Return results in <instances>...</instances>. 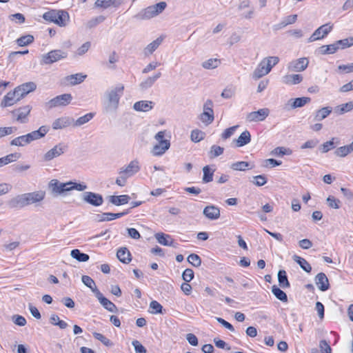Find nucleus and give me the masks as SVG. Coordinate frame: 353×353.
Listing matches in <instances>:
<instances>
[{
  "mask_svg": "<svg viewBox=\"0 0 353 353\" xmlns=\"http://www.w3.org/2000/svg\"><path fill=\"white\" fill-rule=\"evenodd\" d=\"M49 127L47 125L41 126L37 130L32 131L27 134L17 137L13 139L10 144V145L23 147L32 141L38 140L41 138L45 137V135L48 132Z\"/></svg>",
  "mask_w": 353,
  "mask_h": 353,
  "instance_id": "obj_1",
  "label": "nucleus"
},
{
  "mask_svg": "<svg viewBox=\"0 0 353 353\" xmlns=\"http://www.w3.org/2000/svg\"><path fill=\"white\" fill-rule=\"evenodd\" d=\"M123 89V85H119L105 93L103 105L106 112H113L117 109Z\"/></svg>",
  "mask_w": 353,
  "mask_h": 353,
  "instance_id": "obj_2",
  "label": "nucleus"
},
{
  "mask_svg": "<svg viewBox=\"0 0 353 353\" xmlns=\"http://www.w3.org/2000/svg\"><path fill=\"white\" fill-rule=\"evenodd\" d=\"M279 61L278 57H268L263 59L252 73V78L257 80L268 74Z\"/></svg>",
  "mask_w": 353,
  "mask_h": 353,
  "instance_id": "obj_3",
  "label": "nucleus"
},
{
  "mask_svg": "<svg viewBox=\"0 0 353 353\" xmlns=\"http://www.w3.org/2000/svg\"><path fill=\"white\" fill-rule=\"evenodd\" d=\"M165 134V131H159L154 136L157 143L153 146L152 150L154 156H161L170 148V142L164 139Z\"/></svg>",
  "mask_w": 353,
  "mask_h": 353,
  "instance_id": "obj_4",
  "label": "nucleus"
},
{
  "mask_svg": "<svg viewBox=\"0 0 353 353\" xmlns=\"http://www.w3.org/2000/svg\"><path fill=\"white\" fill-rule=\"evenodd\" d=\"M72 100V96L71 94H63L50 99L46 103V106L48 109L60 106H66L71 103Z\"/></svg>",
  "mask_w": 353,
  "mask_h": 353,
  "instance_id": "obj_5",
  "label": "nucleus"
},
{
  "mask_svg": "<svg viewBox=\"0 0 353 353\" xmlns=\"http://www.w3.org/2000/svg\"><path fill=\"white\" fill-rule=\"evenodd\" d=\"M68 57V53L61 50H54L50 51L48 53L43 55L41 63L43 64H52L59 60L65 59Z\"/></svg>",
  "mask_w": 353,
  "mask_h": 353,
  "instance_id": "obj_6",
  "label": "nucleus"
},
{
  "mask_svg": "<svg viewBox=\"0 0 353 353\" xmlns=\"http://www.w3.org/2000/svg\"><path fill=\"white\" fill-rule=\"evenodd\" d=\"M68 149V146L64 143H60L55 145L52 148L46 152L42 159L45 162H48L64 154Z\"/></svg>",
  "mask_w": 353,
  "mask_h": 353,
  "instance_id": "obj_7",
  "label": "nucleus"
},
{
  "mask_svg": "<svg viewBox=\"0 0 353 353\" xmlns=\"http://www.w3.org/2000/svg\"><path fill=\"white\" fill-rule=\"evenodd\" d=\"M212 107V101L208 99L203 105V112L199 116L200 120L206 125L212 123L214 121V117Z\"/></svg>",
  "mask_w": 353,
  "mask_h": 353,
  "instance_id": "obj_8",
  "label": "nucleus"
},
{
  "mask_svg": "<svg viewBox=\"0 0 353 353\" xmlns=\"http://www.w3.org/2000/svg\"><path fill=\"white\" fill-rule=\"evenodd\" d=\"M333 28V25L330 23H325L319 27L310 37L308 42H314L315 41L323 39L325 37Z\"/></svg>",
  "mask_w": 353,
  "mask_h": 353,
  "instance_id": "obj_9",
  "label": "nucleus"
},
{
  "mask_svg": "<svg viewBox=\"0 0 353 353\" xmlns=\"http://www.w3.org/2000/svg\"><path fill=\"white\" fill-rule=\"evenodd\" d=\"M81 198L84 202L94 207H99L103 203L102 195L92 192H84L81 195Z\"/></svg>",
  "mask_w": 353,
  "mask_h": 353,
  "instance_id": "obj_10",
  "label": "nucleus"
},
{
  "mask_svg": "<svg viewBox=\"0 0 353 353\" xmlns=\"http://www.w3.org/2000/svg\"><path fill=\"white\" fill-rule=\"evenodd\" d=\"M72 181L67 183H61L57 179L52 180L50 182V188L54 194H63L65 192L70 191V185Z\"/></svg>",
  "mask_w": 353,
  "mask_h": 353,
  "instance_id": "obj_11",
  "label": "nucleus"
},
{
  "mask_svg": "<svg viewBox=\"0 0 353 353\" xmlns=\"http://www.w3.org/2000/svg\"><path fill=\"white\" fill-rule=\"evenodd\" d=\"M26 206L43 201L45 198L43 191H36L33 192L22 194Z\"/></svg>",
  "mask_w": 353,
  "mask_h": 353,
  "instance_id": "obj_12",
  "label": "nucleus"
},
{
  "mask_svg": "<svg viewBox=\"0 0 353 353\" xmlns=\"http://www.w3.org/2000/svg\"><path fill=\"white\" fill-rule=\"evenodd\" d=\"M269 114L270 110L268 108H261L257 111H254L248 114L246 119L249 122L262 121L268 117Z\"/></svg>",
  "mask_w": 353,
  "mask_h": 353,
  "instance_id": "obj_13",
  "label": "nucleus"
},
{
  "mask_svg": "<svg viewBox=\"0 0 353 353\" xmlns=\"http://www.w3.org/2000/svg\"><path fill=\"white\" fill-rule=\"evenodd\" d=\"M94 295L105 310L111 312H116L117 311V306L112 301L103 296V294L99 290H95Z\"/></svg>",
  "mask_w": 353,
  "mask_h": 353,
  "instance_id": "obj_14",
  "label": "nucleus"
},
{
  "mask_svg": "<svg viewBox=\"0 0 353 353\" xmlns=\"http://www.w3.org/2000/svg\"><path fill=\"white\" fill-rule=\"evenodd\" d=\"M37 85L34 82H28L17 87L14 91L19 99L27 95L28 93L35 90Z\"/></svg>",
  "mask_w": 353,
  "mask_h": 353,
  "instance_id": "obj_15",
  "label": "nucleus"
},
{
  "mask_svg": "<svg viewBox=\"0 0 353 353\" xmlns=\"http://www.w3.org/2000/svg\"><path fill=\"white\" fill-rule=\"evenodd\" d=\"M30 110L31 106L26 105L14 110L12 114L16 117L17 121L25 123L27 122V117L30 114Z\"/></svg>",
  "mask_w": 353,
  "mask_h": 353,
  "instance_id": "obj_16",
  "label": "nucleus"
},
{
  "mask_svg": "<svg viewBox=\"0 0 353 353\" xmlns=\"http://www.w3.org/2000/svg\"><path fill=\"white\" fill-rule=\"evenodd\" d=\"M307 65L308 60L306 58H300L290 62L288 68L290 71L301 72L307 67Z\"/></svg>",
  "mask_w": 353,
  "mask_h": 353,
  "instance_id": "obj_17",
  "label": "nucleus"
},
{
  "mask_svg": "<svg viewBox=\"0 0 353 353\" xmlns=\"http://www.w3.org/2000/svg\"><path fill=\"white\" fill-rule=\"evenodd\" d=\"M73 122L74 119L69 117H62L54 120L52 127L54 130L63 129L71 125Z\"/></svg>",
  "mask_w": 353,
  "mask_h": 353,
  "instance_id": "obj_18",
  "label": "nucleus"
},
{
  "mask_svg": "<svg viewBox=\"0 0 353 353\" xmlns=\"http://www.w3.org/2000/svg\"><path fill=\"white\" fill-rule=\"evenodd\" d=\"M203 214L210 220H216L220 217V210L218 207L210 205L204 208Z\"/></svg>",
  "mask_w": 353,
  "mask_h": 353,
  "instance_id": "obj_19",
  "label": "nucleus"
},
{
  "mask_svg": "<svg viewBox=\"0 0 353 353\" xmlns=\"http://www.w3.org/2000/svg\"><path fill=\"white\" fill-rule=\"evenodd\" d=\"M314 280L316 285L321 291L324 292L329 289V281L327 276L324 273L320 272L317 274Z\"/></svg>",
  "mask_w": 353,
  "mask_h": 353,
  "instance_id": "obj_20",
  "label": "nucleus"
},
{
  "mask_svg": "<svg viewBox=\"0 0 353 353\" xmlns=\"http://www.w3.org/2000/svg\"><path fill=\"white\" fill-rule=\"evenodd\" d=\"M154 9L150 6L140 11L134 16V18L139 20H148L157 16Z\"/></svg>",
  "mask_w": 353,
  "mask_h": 353,
  "instance_id": "obj_21",
  "label": "nucleus"
},
{
  "mask_svg": "<svg viewBox=\"0 0 353 353\" xmlns=\"http://www.w3.org/2000/svg\"><path fill=\"white\" fill-rule=\"evenodd\" d=\"M7 205L10 209H19L26 206L23 194H18L7 202Z\"/></svg>",
  "mask_w": 353,
  "mask_h": 353,
  "instance_id": "obj_22",
  "label": "nucleus"
},
{
  "mask_svg": "<svg viewBox=\"0 0 353 353\" xmlns=\"http://www.w3.org/2000/svg\"><path fill=\"white\" fill-rule=\"evenodd\" d=\"M154 103L151 101H139L134 103L133 108L138 112H149L154 107Z\"/></svg>",
  "mask_w": 353,
  "mask_h": 353,
  "instance_id": "obj_23",
  "label": "nucleus"
},
{
  "mask_svg": "<svg viewBox=\"0 0 353 353\" xmlns=\"http://www.w3.org/2000/svg\"><path fill=\"white\" fill-rule=\"evenodd\" d=\"M19 98L17 96L16 92L14 90L13 92H9L7 94L3 97V99L1 101V107H8L14 105L16 102L19 101Z\"/></svg>",
  "mask_w": 353,
  "mask_h": 353,
  "instance_id": "obj_24",
  "label": "nucleus"
},
{
  "mask_svg": "<svg viewBox=\"0 0 353 353\" xmlns=\"http://www.w3.org/2000/svg\"><path fill=\"white\" fill-rule=\"evenodd\" d=\"M87 77L86 74L82 73H77L68 75L65 77V81L70 85H74L82 83Z\"/></svg>",
  "mask_w": 353,
  "mask_h": 353,
  "instance_id": "obj_25",
  "label": "nucleus"
},
{
  "mask_svg": "<svg viewBox=\"0 0 353 353\" xmlns=\"http://www.w3.org/2000/svg\"><path fill=\"white\" fill-rule=\"evenodd\" d=\"M55 23L60 27H65L70 20V16L67 11L59 10L56 17Z\"/></svg>",
  "mask_w": 353,
  "mask_h": 353,
  "instance_id": "obj_26",
  "label": "nucleus"
},
{
  "mask_svg": "<svg viewBox=\"0 0 353 353\" xmlns=\"http://www.w3.org/2000/svg\"><path fill=\"white\" fill-rule=\"evenodd\" d=\"M125 172L130 177L134 176L140 170L139 162L137 160L131 161L126 166L121 167Z\"/></svg>",
  "mask_w": 353,
  "mask_h": 353,
  "instance_id": "obj_27",
  "label": "nucleus"
},
{
  "mask_svg": "<svg viewBox=\"0 0 353 353\" xmlns=\"http://www.w3.org/2000/svg\"><path fill=\"white\" fill-rule=\"evenodd\" d=\"M154 237L159 243L165 246H173V239L170 235L164 234L163 232L156 233Z\"/></svg>",
  "mask_w": 353,
  "mask_h": 353,
  "instance_id": "obj_28",
  "label": "nucleus"
},
{
  "mask_svg": "<svg viewBox=\"0 0 353 353\" xmlns=\"http://www.w3.org/2000/svg\"><path fill=\"white\" fill-rule=\"evenodd\" d=\"M163 39L160 37L156 39L154 41L149 43L143 50L144 54L145 56H149L152 54L161 44Z\"/></svg>",
  "mask_w": 353,
  "mask_h": 353,
  "instance_id": "obj_29",
  "label": "nucleus"
},
{
  "mask_svg": "<svg viewBox=\"0 0 353 353\" xmlns=\"http://www.w3.org/2000/svg\"><path fill=\"white\" fill-rule=\"evenodd\" d=\"M130 256V252L126 248H121L117 252V257L123 263H129L131 261Z\"/></svg>",
  "mask_w": 353,
  "mask_h": 353,
  "instance_id": "obj_30",
  "label": "nucleus"
},
{
  "mask_svg": "<svg viewBox=\"0 0 353 353\" xmlns=\"http://www.w3.org/2000/svg\"><path fill=\"white\" fill-rule=\"evenodd\" d=\"M121 3V1L117 0H97L94 6L97 8L106 9L110 6L118 7Z\"/></svg>",
  "mask_w": 353,
  "mask_h": 353,
  "instance_id": "obj_31",
  "label": "nucleus"
},
{
  "mask_svg": "<svg viewBox=\"0 0 353 353\" xmlns=\"http://www.w3.org/2000/svg\"><path fill=\"white\" fill-rule=\"evenodd\" d=\"M302 80L303 77L301 74H287L283 77V82L288 85H296Z\"/></svg>",
  "mask_w": 353,
  "mask_h": 353,
  "instance_id": "obj_32",
  "label": "nucleus"
},
{
  "mask_svg": "<svg viewBox=\"0 0 353 353\" xmlns=\"http://www.w3.org/2000/svg\"><path fill=\"white\" fill-rule=\"evenodd\" d=\"M130 196L126 194L120 196H110L109 201L115 205H121L128 203Z\"/></svg>",
  "mask_w": 353,
  "mask_h": 353,
  "instance_id": "obj_33",
  "label": "nucleus"
},
{
  "mask_svg": "<svg viewBox=\"0 0 353 353\" xmlns=\"http://www.w3.org/2000/svg\"><path fill=\"white\" fill-rule=\"evenodd\" d=\"M251 141V135L248 130H245L235 141L237 147H242L248 144Z\"/></svg>",
  "mask_w": 353,
  "mask_h": 353,
  "instance_id": "obj_34",
  "label": "nucleus"
},
{
  "mask_svg": "<svg viewBox=\"0 0 353 353\" xmlns=\"http://www.w3.org/2000/svg\"><path fill=\"white\" fill-rule=\"evenodd\" d=\"M161 73L160 72L155 74L153 77H148L145 81H142L139 86L142 90H147L152 87L154 82L160 78Z\"/></svg>",
  "mask_w": 353,
  "mask_h": 353,
  "instance_id": "obj_35",
  "label": "nucleus"
},
{
  "mask_svg": "<svg viewBox=\"0 0 353 353\" xmlns=\"http://www.w3.org/2000/svg\"><path fill=\"white\" fill-rule=\"evenodd\" d=\"M339 143V141L338 138H332L331 140L324 143L320 147V150L322 153H326L336 148V146Z\"/></svg>",
  "mask_w": 353,
  "mask_h": 353,
  "instance_id": "obj_36",
  "label": "nucleus"
},
{
  "mask_svg": "<svg viewBox=\"0 0 353 353\" xmlns=\"http://www.w3.org/2000/svg\"><path fill=\"white\" fill-rule=\"evenodd\" d=\"M279 285L282 288H290V284L288 281L286 272L284 270H280L278 272Z\"/></svg>",
  "mask_w": 353,
  "mask_h": 353,
  "instance_id": "obj_37",
  "label": "nucleus"
},
{
  "mask_svg": "<svg viewBox=\"0 0 353 353\" xmlns=\"http://www.w3.org/2000/svg\"><path fill=\"white\" fill-rule=\"evenodd\" d=\"M292 258L293 260L296 262L305 272L307 273L311 272L312 267L305 259L297 255H294Z\"/></svg>",
  "mask_w": 353,
  "mask_h": 353,
  "instance_id": "obj_38",
  "label": "nucleus"
},
{
  "mask_svg": "<svg viewBox=\"0 0 353 353\" xmlns=\"http://www.w3.org/2000/svg\"><path fill=\"white\" fill-rule=\"evenodd\" d=\"M353 109V102L350 101L334 108V112L337 114H343L345 112H350Z\"/></svg>",
  "mask_w": 353,
  "mask_h": 353,
  "instance_id": "obj_39",
  "label": "nucleus"
},
{
  "mask_svg": "<svg viewBox=\"0 0 353 353\" xmlns=\"http://www.w3.org/2000/svg\"><path fill=\"white\" fill-rule=\"evenodd\" d=\"M71 256L79 262H86L89 260L90 256L85 253L81 252L78 249H74L70 252Z\"/></svg>",
  "mask_w": 353,
  "mask_h": 353,
  "instance_id": "obj_40",
  "label": "nucleus"
},
{
  "mask_svg": "<svg viewBox=\"0 0 353 353\" xmlns=\"http://www.w3.org/2000/svg\"><path fill=\"white\" fill-rule=\"evenodd\" d=\"M317 50L321 54H332L337 51V46H336L334 43L330 45L322 46L319 47Z\"/></svg>",
  "mask_w": 353,
  "mask_h": 353,
  "instance_id": "obj_41",
  "label": "nucleus"
},
{
  "mask_svg": "<svg viewBox=\"0 0 353 353\" xmlns=\"http://www.w3.org/2000/svg\"><path fill=\"white\" fill-rule=\"evenodd\" d=\"M94 114H95L93 112L88 113L82 117H80L76 121L74 120V122L72 123V124L75 127L81 126V125L89 122L91 119H92L93 117H94Z\"/></svg>",
  "mask_w": 353,
  "mask_h": 353,
  "instance_id": "obj_42",
  "label": "nucleus"
},
{
  "mask_svg": "<svg viewBox=\"0 0 353 353\" xmlns=\"http://www.w3.org/2000/svg\"><path fill=\"white\" fill-rule=\"evenodd\" d=\"M215 170H212L209 165H205L203 168V182L208 183L213 180V175Z\"/></svg>",
  "mask_w": 353,
  "mask_h": 353,
  "instance_id": "obj_43",
  "label": "nucleus"
},
{
  "mask_svg": "<svg viewBox=\"0 0 353 353\" xmlns=\"http://www.w3.org/2000/svg\"><path fill=\"white\" fill-rule=\"evenodd\" d=\"M332 112V108L330 107H324L321 109L316 111L314 120L315 121H321L325 119L330 113Z\"/></svg>",
  "mask_w": 353,
  "mask_h": 353,
  "instance_id": "obj_44",
  "label": "nucleus"
},
{
  "mask_svg": "<svg viewBox=\"0 0 353 353\" xmlns=\"http://www.w3.org/2000/svg\"><path fill=\"white\" fill-rule=\"evenodd\" d=\"M272 293L275 296V297L282 302L288 301V296L285 292L278 288L276 285H273L272 287Z\"/></svg>",
  "mask_w": 353,
  "mask_h": 353,
  "instance_id": "obj_45",
  "label": "nucleus"
},
{
  "mask_svg": "<svg viewBox=\"0 0 353 353\" xmlns=\"http://www.w3.org/2000/svg\"><path fill=\"white\" fill-rule=\"evenodd\" d=\"M290 101H292L291 104V108L294 109L304 106L306 103H309L311 101V99L310 97H303L296 98L294 99H291Z\"/></svg>",
  "mask_w": 353,
  "mask_h": 353,
  "instance_id": "obj_46",
  "label": "nucleus"
},
{
  "mask_svg": "<svg viewBox=\"0 0 353 353\" xmlns=\"http://www.w3.org/2000/svg\"><path fill=\"white\" fill-rule=\"evenodd\" d=\"M20 157V154L18 153H12L8 154L3 157L0 158V168L10 163L15 161Z\"/></svg>",
  "mask_w": 353,
  "mask_h": 353,
  "instance_id": "obj_47",
  "label": "nucleus"
},
{
  "mask_svg": "<svg viewBox=\"0 0 353 353\" xmlns=\"http://www.w3.org/2000/svg\"><path fill=\"white\" fill-rule=\"evenodd\" d=\"M119 176L116 179V184L119 186L123 187L125 185L127 179L130 176L125 172L121 168L119 170Z\"/></svg>",
  "mask_w": 353,
  "mask_h": 353,
  "instance_id": "obj_48",
  "label": "nucleus"
},
{
  "mask_svg": "<svg viewBox=\"0 0 353 353\" xmlns=\"http://www.w3.org/2000/svg\"><path fill=\"white\" fill-rule=\"evenodd\" d=\"M250 163L247 161H237L230 165V168L236 171H245L246 170L251 169L249 168Z\"/></svg>",
  "mask_w": 353,
  "mask_h": 353,
  "instance_id": "obj_49",
  "label": "nucleus"
},
{
  "mask_svg": "<svg viewBox=\"0 0 353 353\" xmlns=\"http://www.w3.org/2000/svg\"><path fill=\"white\" fill-rule=\"evenodd\" d=\"M224 148L223 147L213 145L211 146L210 151L208 152V156L210 159H214L221 155L223 153Z\"/></svg>",
  "mask_w": 353,
  "mask_h": 353,
  "instance_id": "obj_50",
  "label": "nucleus"
},
{
  "mask_svg": "<svg viewBox=\"0 0 353 353\" xmlns=\"http://www.w3.org/2000/svg\"><path fill=\"white\" fill-rule=\"evenodd\" d=\"M352 152H353V149L349 144L347 145L338 148L335 150L334 154L338 157H344L347 156L348 154L351 153Z\"/></svg>",
  "mask_w": 353,
  "mask_h": 353,
  "instance_id": "obj_51",
  "label": "nucleus"
},
{
  "mask_svg": "<svg viewBox=\"0 0 353 353\" xmlns=\"http://www.w3.org/2000/svg\"><path fill=\"white\" fill-rule=\"evenodd\" d=\"M334 43L335 46H337V50L339 49H345L353 45V37L339 40Z\"/></svg>",
  "mask_w": 353,
  "mask_h": 353,
  "instance_id": "obj_52",
  "label": "nucleus"
},
{
  "mask_svg": "<svg viewBox=\"0 0 353 353\" xmlns=\"http://www.w3.org/2000/svg\"><path fill=\"white\" fill-rule=\"evenodd\" d=\"M81 281L85 285L89 288L94 294L95 290H98L95 285L94 281L89 276L83 275L81 277Z\"/></svg>",
  "mask_w": 353,
  "mask_h": 353,
  "instance_id": "obj_53",
  "label": "nucleus"
},
{
  "mask_svg": "<svg viewBox=\"0 0 353 353\" xmlns=\"http://www.w3.org/2000/svg\"><path fill=\"white\" fill-rule=\"evenodd\" d=\"M221 63L220 60L217 59H210L202 63V66L205 69H214L216 68Z\"/></svg>",
  "mask_w": 353,
  "mask_h": 353,
  "instance_id": "obj_54",
  "label": "nucleus"
},
{
  "mask_svg": "<svg viewBox=\"0 0 353 353\" xmlns=\"http://www.w3.org/2000/svg\"><path fill=\"white\" fill-rule=\"evenodd\" d=\"M292 151L290 149H287L284 147H277L274 148L271 154L276 157H283L284 155L291 154Z\"/></svg>",
  "mask_w": 353,
  "mask_h": 353,
  "instance_id": "obj_55",
  "label": "nucleus"
},
{
  "mask_svg": "<svg viewBox=\"0 0 353 353\" xmlns=\"http://www.w3.org/2000/svg\"><path fill=\"white\" fill-rule=\"evenodd\" d=\"M34 41V37L30 34L21 37L17 40V43L19 46H26Z\"/></svg>",
  "mask_w": 353,
  "mask_h": 353,
  "instance_id": "obj_56",
  "label": "nucleus"
},
{
  "mask_svg": "<svg viewBox=\"0 0 353 353\" xmlns=\"http://www.w3.org/2000/svg\"><path fill=\"white\" fill-rule=\"evenodd\" d=\"M105 17L103 15H99L98 17L92 18L87 22L86 27L90 29L92 28L97 26L98 24L103 22L105 21Z\"/></svg>",
  "mask_w": 353,
  "mask_h": 353,
  "instance_id": "obj_57",
  "label": "nucleus"
},
{
  "mask_svg": "<svg viewBox=\"0 0 353 353\" xmlns=\"http://www.w3.org/2000/svg\"><path fill=\"white\" fill-rule=\"evenodd\" d=\"M204 132L199 130H193L191 132V140L194 143H198L204 139Z\"/></svg>",
  "mask_w": 353,
  "mask_h": 353,
  "instance_id": "obj_58",
  "label": "nucleus"
},
{
  "mask_svg": "<svg viewBox=\"0 0 353 353\" xmlns=\"http://www.w3.org/2000/svg\"><path fill=\"white\" fill-rule=\"evenodd\" d=\"M254 185L256 186H262L264 185L268 180L265 175H257L252 177V179L250 181Z\"/></svg>",
  "mask_w": 353,
  "mask_h": 353,
  "instance_id": "obj_59",
  "label": "nucleus"
},
{
  "mask_svg": "<svg viewBox=\"0 0 353 353\" xmlns=\"http://www.w3.org/2000/svg\"><path fill=\"white\" fill-rule=\"evenodd\" d=\"M57 12L58 10H51L50 11L46 12L43 14V19L46 21L53 22L55 23V21L57 20L56 17L57 14Z\"/></svg>",
  "mask_w": 353,
  "mask_h": 353,
  "instance_id": "obj_60",
  "label": "nucleus"
},
{
  "mask_svg": "<svg viewBox=\"0 0 353 353\" xmlns=\"http://www.w3.org/2000/svg\"><path fill=\"white\" fill-rule=\"evenodd\" d=\"M188 261L194 267H199L201 264V259L196 254H191L188 256Z\"/></svg>",
  "mask_w": 353,
  "mask_h": 353,
  "instance_id": "obj_61",
  "label": "nucleus"
},
{
  "mask_svg": "<svg viewBox=\"0 0 353 353\" xmlns=\"http://www.w3.org/2000/svg\"><path fill=\"white\" fill-rule=\"evenodd\" d=\"M150 307L151 309H152V311L151 312L152 314H162L163 313V307L157 301H151L150 303Z\"/></svg>",
  "mask_w": 353,
  "mask_h": 353,
  "instance_id": "obj_62",
  "label": "nucleus"
},
{
  "mask_svg": "<svg viewBox=\"0 0 353 353\" xmlns=\"http://www.w3.org/2000/svg\"><path fill=\"white\" fill-rule=\"evenodd\" d=\"M17 130L16 127H0V139L12 134Z\"/></svg>",
  "mask_w": 353,
  "mask_h": 353,
  "instance_id": "obj_63",
  "label": "nucleus"
},
{
  "mask_svg": "<svg viewBox=\"0 0 353 353\" xmlns=\"http://www.w3.org/2000/svg\"><path fill=\"white\" fill-rule=\"evenodd\" d=\"M319 347L321 349V353H332V348L325 340L320 341Z\"/></svg>",
  "mask_w": 353,
  "mask_h": 353,
  "instance_id": "obj_64",
  "label": "nucleus"
}]
</instances>
